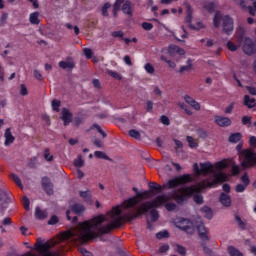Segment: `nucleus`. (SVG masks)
I'll list each match as a JSON object with an SVG mask.
<instances>
[{"instance_id": "1", "label": "nucleus", "mask_w": 256, "mask_h": 256, "mask_svg": "<svg viewBox=\"0 0 256 256\" xmlns=\"http://www.w3.org/2000/svg\"><path fill=\"white\" fill-rule=\"evenodd\" d=\"M149 209H154L151 201H147L141 204L137 212L126 213L123 216L120 206H114L107 216L98 214L92 217L90 220H86L80 224L79 239L80 241H93L97 237H103V235H109L113 229H119L125 221H133L140 215H147ZM107 217L111 219V223L102 226Z\"/></svg>"}, {"instance_id": "2", "label": "nucleus", "mask_w": 256, "mask_h": 256, "mask_svg": "<svg viewBox=\"0 0 256 256\" xmlns=\"http://www.w3.org/2000/svg\"><path fill=\"white\" fill-rule=\"evenodd\" d=\"M219 179H223V174H218L216 176V180H213L212 182H209V180H203L197 185V187L188 186L179 188L170 195V199H174L178 205H183V202L189 199V197H193L195 193H201V191H203V189H207V187H215Z\"/></svg>"}, {"instance_id": "3", "label": "nucleus", "mask_w": 256, "mask_h": 256, "mask_svg": "<svg viewBox=\"0 0 256 256\" xmlns=\"http://www.w3.org/2000/svg\"><path fill=\"white\" fill-rule=\"evenodd\" d=\"M222 21V31L226 35H231L233 33V29H235L233 18L229 15L222 16L221 13L216 12L213 18L214 27L219 28Z\"/></svg>"}, {"instance_id": "4", "label": "nucleus", "mask_w": 256, "mask_h": 256, "mask_svg": "<svg viewBox=\"0 0 256 256\" xmlns=\"http://www.w3.org/2000/svg\"><path fill=\"white\" fill-rule=\"evenodd\" d=\"M239 159L243 169H251V167H255L256 165V153L251 149H244Z\"/></svg>"}, {"instance_id": "5", "label": "nucleus", "mask_w": 256, "mask_h": 256, "mask_svg": "<svg viewBox=\"0 0 256 256\" xmlns=\"http://www.w3.org/2000/svg\"><path fill=\"white\" fill-rule=\"evenodd\" d=\"M143 199H151V190L144 191V192H138L137 196L131 197L124 202H122L121 207L122 209H131V207H135V205H138L139 202Z\"/></svg>"}, {"instance_id": "6", "label": "nucleus", "mask_w": 256, "mask_h": 256, "mask_svg": "<svg viewBox=\"0 0 256 256\" xmlns=\"http://www.w3.org/2000/svg\"><path fill=\"white\" fill-rule=\"evenodd\" d=\"M193 179L189 174H183L176 178L168 180L167 184H164L165 189H175V187H179V185H185V183H191Z\"/></svg>"}, {"instance_id": "7", "label": "nucleus", "mask_w": 256, "mask_h": 256, "mask_svg": "<svg viewBox=\"0 0 256 256\" xmlns=\"http://www.w3.org/2000/svg\"><path fill=\"white\" fill-rule=\"evenodd\" d=\"M71 210H67L66 211V217L68 221H72V223H77V221H79V218L77 216H74L73 218H71V211L72 213H74L75 215H82V213H85V206H83L82 204H73L70 207Z\"/></svg>"}, {"instance_id": "8", "label": "nucleus", "mask_w": 256, "mask_h": 256, "mask_svg": "<svg viewBox=\"0 0 256 256\" xmlns=\"http://www.w3.org/2000/svg\"><path fill=\"white\" fill-rule=\"evenodd\" d=\"M198 235L201 239L202 243L201 246L203 247L204 253H211V249L207 247V242L209 241V236L207 235V229L205 228V225L199 224L197 226Z\"/></svg>"}, {"instance_id": "9", "label": "nucleus", "mask_w": 256, "mask_h": 256, "mask_svg": "<svg viewBox=\"0 0 256 256\" xmlns=\"http://www.w3.org/2000/svg\"><path fill=\"white\" fill-rule=\"evenodd\" d=\"M213 171V164L211 162L200 163V168L197 163H194V173L195 175H209Z\"/></svg>"}, {"instance_id": "10", "label": "nucleus", "mask_w": 256, "mask_h": 256, "mask_svg": "<svg viewBox=\"0 0 256 256\" xmlns=\"http://www.w3.org/2000/svg\"><path fill=\"white\" fill-rule=\"evenodd\" d=\"M240 181L242 183H239L235 186L236 193H244L245 189H247L251 183V179H249V175L247 173L241 176Z\"/></svg>"}, {"instance_id": "11", "label": "nucleus", "mask_w": 256, "mask_h": 256, "mask_svg": "<svg viewBox=\"0 0 256 256\" xmlns=\"http://www.w3.org/2000/svg\"><path fill=\"white\" fill-rule=\"evenodd\" d=\"M178 229L191 233L193 231V222L187 218H180L177 222Z\"/></svg>"}, {"instance_id": "12", "label": "nucleus", "mask_w": 256, "mask_h": 256, "mask_svg": "<svg viewBox=\"0 0 256 256\" xmlns=\"http://www.w3.org/2000/svg\"><path fill=\"white\" fill-rule=\"evenodd\" d=\"M243 51L246 55H255L256 45L251 38H246L243 46Z\"/></svg>"}, {"instance_id": "13", "label": "nucleus", "mask_w": 256, "mask_h": 256, "mask_svg": "<svg viewBox=\"0 0 256 256\" xmlns=\"http://www.w3.org/2000/svg\"><path fill=\"white\" fill-rule=\"evenodd\" d=\"M167 201H171V197L165 194H162V195H158L154 200L150 202L152 203V206L154 207V209H157V207H161V205H165Z\"/></svg>"}, {"instance_id": "14", "label": "nucleus", "mask_w": 256, "mask_h": 256, "mask_svg": "<svg viewBox=\"0 0 256 256\" xmlns=\"http://www.w3.org/2000/svg\"><path fill=\"white\" fill-rule=\"evenodd\" d=\"M214 123L218 125V127H231L232 121L230 120L229 117H223L220 115H216L214 117Z\"/></svg>"}, {"instance_id": "15", "label": "nucleus", "mask_w": 256, "mask_h": 256, "mask_svg": "<svg viewBox=\"0 0 256 256\" xmlns=\"http://www.w3.org/2000/svg\"><path fill=\"white\" fill-rule=\"evenodd\" d=\"M42 189L47 193V195H53V183H51V179L49 177H43L41 180Z\"/></svg>"}, {"instance_id": "16", "label": "nucleus", "mask_w": 256, "mask_h": 256, "mask_svg": "<svg viewBox=\"0 0 256 256\" xmlns=\"http://www.w3.org/2000/svg\"><path fill=\"white\" fill-rule=\"evenodd\" d=\"M148 187L152 195H159V193H163V190L165 189V184L161 186L157 182H149Z\"/></svg>"}, {"instance_id": "17", "label": "nucleus", "mask_w": 256, "mask_h": 256, "mask_svg": "<svg viewBox=\"0 0 256 256\" xmlns=\"http://www.w3.org/2000/svg\"><path fill=\"white\" fill-rule=\"evenodd\" d=\"M62 120L64 126L67 127L70 123H73V113L69 111L67 108L62 109Z\"/></svg>"}, {"instance_id": "18", "label": "nucleus", "mask_w": 256, "mask_h": 256, "mask_svg": "<svg viewBox=\"0 0 256 256\" xmlns=\"http://www.w3.org/2000/svg\"><path fill=\"white\" fill-rule=\"evenodd\" d=\"M184 101L188 105H191L193 107V109H195V111H201V104H199V102H196V100L193 99V97H191L189 95H185L184 96Z\"/></svg>"}, {"instance_id": "19", "label": "nucleus", "mask_w": 256, "mask_h": 256, "mask_svg": "<svg viewBox=\"0 0 256 256\" xmlns=\"http://www.w3.org/2000/svg\"><path fill=\"white\" fill-rule=\"evenodd\" d=\"M219 202L224 207H231V196L225 192H222L219 196Z\"/></svg>"}, {"instance_id": "20", "label": "nucleus", "mask_w": 256, "mask_h": 256, "mask_svg": "<svg viewBox=\"0 0 256 256\" xmlns=\"http://www.w3.org/2000/svg\"><path fill=\"white\" fill-rule=\"evenodd\" d=\"M185 22L191 27V23H193V7L191 4H186V20Z\"/></svg>"}, {"instance_id": "21", "label": "nucleus", "mask_w": 256, "mask_h": 256, "mask_svg": "<svg viewBox=\"0 0 256 256\" xmlns=\"http://www.w3.org/2000/svg\"><path fill=\"white\" fill-rule=\"evenodd\" d=\"M124 15H129L130 17L133 15V7L131 6V1L126 0L121 8Z\"/></svg>"}, {"instance_id": "22", "label": "nucleus", "mask_w": 256, "mask_h": 256, "mask_svg": "<svg viewBox=\"0 0 256 256\" xmlns=\"http://www.w3.org/2000/svg\"><path fill=\"white\" fill-rule=\"evenodd\" d=\"M5 137V146L8 147V145H11L15 141V137H13V134L11 133V128H7L4 134Z\"/></svg>"}, {"instance_id": "23", "label": "nucleus", "mask_w": 256, "mask_h": 256, "mask_svg": "<svg viewBox=\"0 0 256 256\" xmlns=\"http://www.w3.org/2000/svg\"><path fill=\"white\" fill-rule=\"evenodd\" d=\"M59 68L60 69H75V61H73V60L60 61Z\"/></svg>"}, {"instance_id": "24", "label": "nucleus", "mask_w": 256, "mask_h": 256, "mask_svg": "<svg viewBox=\"0 0 256 256\" xmlns=\"http://www.w3.org/2000/svg\"><path fill=\"white\" fill-rule=\"evenodd\" d=\"M200 211H201L202 213H204V217H205L206 219H209V220L213 219V210L211 209V207H209V206H203V207L200 209Z\"/></svg>"}, {"instance_id": "25", "label": "nucleus", "mask_w": 256, "mask_h": 256, "mask_svg": "<svg viewBox=\"0 0 256 256\" xmlns=\"http://www.w3.org/2000/svg\"><path fill=\"white\" fill-rule=\"evenodd\" d=\"M244 105L248 107V109H253L255 107V98L249 97V95L244 96Z\"/></svg>"}, {"instance_id": "26", "label": "nucleus", "mask_w": 256, "mask_h": 256, "mask_svg": "<svg viewBox=\"0 0 256 256\" xmlns=\"http://www.w3.org/2000/svg\"><path fill=\"white\" fill-rule=\"evenodd\" d=\"M243 135H241V133L236 132V133H232L229 138L228 141L229 143H239V141H241Z\"/></svg>"}, {"instance_id": "27", "label": "nucleus", "mask_w": 256, "mask_h": 256, "mask_svg": "<svg viewBox=\"0 0 256 256\" xmlns=\"http://www.w3.org/2000/svg\"><path fill=\"white\" fill-rule=\"evenodd\" d=\"M227 251L230 256H243V252L239 251L235 246H228Z\"/></svg>"}, {"instance_id": "28", "label": "nucleus", "mask_w": 256, "mask_h": 256, "mask_svg": "<svg viewBox=\"0 0 256 256\" xmlns=\"http://www.w3.org/2000/svg\"><path fill=\"white\" fill-rule=\"evenodd\" d=\"M29 21L31 25H39V12L31 13L29 16Z\"/></svg>"}, {"instance_id": "29", "label": "nucleus", "mask_w": 256, "mask_h": 256, "mask_svg": "<svg viewBox=\"0 0 256 256\" xmlns=\"http://www.w3.org/2000/svg\"><path fill=\"white\" fill-rule=\"evenodd\" d=\"M0 201H4L6 203H11V197H9V192L0 188Z\"/></svg>"}, {"instance_id": "30", "label": "nucleus", "mask_w": 256, "mask_h": 256, "mask_svg": "<svg viewBox=\"0 0 256 256\" xmlns=\"http://www.w3.org/2000/svg\"><path fill=\"white\" fill-rule=\"evenodd\" d=\"M186 141L190 149H195L199 147V143L197 142V140L193 139V136H187Z\"/></svg>"}, {"instance_id": "31", "label": "nucleus", "mask_w": 256, "mask_h": 256, "mask_svg": "<svg viewBox=\"0 0 256 256\" xmlns=\"http://www.w3.org/2000/svg\"><path fill=\"white\" fill-rule=\"evenodd\" d=\"M79 195H80V197H82V199H84V201H86L87 203H91V201H92L91 192H89V191H80Z\"/></svg>"}, {"instance_id": "32", "label": "nucleus", "mask_w": 256, "mask_h": 256, "mask_svg": "<svg viewBox=\"0 0 256 256\" xmlns=\"http://www.w3.org/2000/svg\"><path fill=\"white\" fill-rule=\"evenodd\" d=\"M168 51L169 53H179V55H183V53H185V51L177 45L169 46Z\"/></svg>"}, {"instance_id": "33", "label": "nucleus", "mask_w": 256, "mask_h": 256, "mask_svg": "<svg viewBox=\"0 0 256 256\" xmlns=\"http://www.w3.org/2000/svg\"><path fill=\"white\" fill-rule=\"evenodd\" d=\"M36 219H47V212L41 210V208L37 207L35 210Z\"/></svg>"}, {"instance_id": "34", "label": "nucleus", "mask_w": 256, "mask_h": 256, "mask_svg": "<svg viewBox=\"0 0 256 256\" xmlns=\"http://www.w3.org/2000/svg\"><path fill=\"white\" fill-rule=\"evenodd\" d=\"M235 221L238 224V227L242 229V231H245L247 229V224L239 217V215H235Z\"/></svg>"}, {"instance_id": "35", "label": "nucleus", "mask_w": 256, "mask_h": 256, "mask_svg": "<svg viewBox=\"0 0 256 256\" xmlns=\"http://www.w3.org/2000/svg\"><path fill=\"white\" fill-rule=\"evenodd\" d=\"M204 9H206L208 13H213L215 9H217V5L215 4V2H209L204 5Z\"/></svg>"}, {"instance_id": "36", "label": "nucleus", "mask_w": 256, "mask_h": 256, "mask_svg": "<svg viewBox=\"0 0 256 256\" xmlns=\"http://www.w3.org/2000/svg\"><path fill=\"white\" fill-rule=\"evenodd\" d=\"M128 135H130L133 139H136V141L141 140V133L135 129L129 130Z\"/></svg>"}, {"instance_id": "37", "label": "nucleus", "mask_w": 256, "mask_h": 256, "mask_svg": "<svg viewBox=\"0 0 256 256\" xmlns=\"http://www.w3.org/2000/svg\"><path fill=\"white\" fill-rule=\"evenodd\" d=\"M150 219H151L152 223H155L156 221H158L159 220V211L152 208L150 211Z\"/></svg>"}, {"instance_id": "38", "label": "nucleus", "mask_w": 256, "mask_h": 256, "mask_svg": "<svg viewBox=\"0 0 256 256\" xmlns=\"http://www.w3.org/2000/svg\"><path fill=\"white\" fill-rule=\"evenodd\" d=\"M94 157H96V159H105L106 161L109 160V156H107L105 152H101V151H95Z\"/></svg>"}, {"instance_id": "39", "label": "nucleus", "mask_w": 256, "mask_h": 256, "mask_svg": "<svg viewBox=\"0 0 256 256\" xmlns=\"http://www.w3.org/2000/svg\"><path fill=\"white\" fill-rule=\"evenodd\" d=\"M156 238L158 239H169V231L164 230L156 233Z\"/></svg>"}, {"instance_id": "40", "label": "nucleus", "mask_w": 256, "mask_h": 256, "mask_svg": "<svg viewBox=\"0 0 256 256\" xmlns=\"http://www.w3.org/2000/svg\"><path fill=\"white\" fill-rule=\"evenodd\" d=\"M160 59L161 61H164L165 63H167L171 69H175L177 67V64H175V62L168 60L167 57L165 56H161Z\"/></svg>"}, {"instance_id": "41", "label": "nucleus", "mask_w": 256, "mask_h": 256, "mask_svg": "<svg viewBox=\"0 0 256 256\" xmlns=\"http://www.w3.org/2000/svg\"><path fill=\"white\" fill-rule=\"evenodd\" d=\"M111 7V4L109 3H105L102 7V15L103 17H109V8Z\"/></svg>"}, {"instance_id": "42", "label": "nucleus", "mask_w": 256, "mask_h": 256, "mask_svg": "<svg viewBox=\"0 0 256 256\" xmlns=\"http://www.w3.org/2000/svg\"><path fill=\"white\" fill-rule=\"evenodd\" d=\"M216 169H227V167H229V164L227 162H225L224 160L219 161L215 164Z\"/></svg>"}, {"instance_id": "43", "label": "nucleus", "mask_w": 256, "mask_h": 256, "mask_svg": "<svg viewBox=\"0 0 256 256\" xmlns=\"http://www.w3.org/2000/svg\"><path fill=\"white\" fill-rule=\"evenodd\" d=\"M59 107H61V101L52 100V109H53V111H56V113H59Z\"/></svg>"}, {"instance_id": "44", "label": "nucleus", "mask_w": 256, "mask_h": 256, "mask_svg": "<svg viewBox=\"0 0 256 256\" xmlns=\"http://www.w3.org/2000/svg\"><path fill=\"white\" fill-rule=\"evenodd\" d=\"M144 69L150 75H153V73H155V67H153V65H151V63H146L145 66H144Z\"/></svg>"}, {"instance_id": "45", "label": "nucleus", "mask_w": 256, "mask_h": 256, "mask_svg": "<svg viewBox=\"0 0 256 256\" xmlns=\"http://www.w3.org/2000/svg\"><path fill=\"white\" fill-rule=\"evenodd\" d=\"M11 179L18 185V187H23V184L21 183V178H19L16 174H11Z\"/></svg>"}, {"instance_id": "46", "label": "nucleus", "mask_w": 256, "mask_h": 256, "mask_svg": "<svg viewBox=\"0 0 256 256\" xmlns=\"http://www.w3.org/2000/svg\"><path fill=\"white\" fill-rule=\"evenodd\" d=\"M111 35L115 38V39H123V37H125V34L123 33V31L118 30V31H113L111 33Z\"/></svg>"}, {"instance_id": "47", "label": "nucleus", "mask_w": 256, "mask_h": 256, "mask_svg": "<svg viewBox=\"0 0 256 256\" xmlns=\"http://www.w3.org/2000/svg\"><path fill=\"white\" fill-rule=\"evenodd\" d=\"M190 29L193 31H199L200 29H205V26L201 22H197L196 25H190Z\"/></svg>"}, {"instance_id": "48", "label": "nucleus", "mask_w": 256, "mask_h": 256, "mask_svg": "<svg viewBox=\"0 0 256 256\" xmlns=\"http://www.w3.org/2000/svg\"><path fill=\"white\" fill-rule=\"evenodd\" d=\"M176 251L179 253V255L185 256L187 255V249L181 245H176Z\"/></svg>"}, {"instance_id": "49", "label": "nucleus", "mask_w": 256, "mask_h": 256, "mask_svg": "<svg viewBox=\"0 0 256 256\" xmlns=\"http://www.w3.org/2000/svg\"><path fill=\"white\" fill-rule=\"evenodd\" d=\"M165 209L167 211H175V209H177V204L173 203V202H169L165 204Z\"/></svg>"}, {"instance_id": "50", "label": "nucleus", "mask_w": 256, "mask_h": 256, "mask_svg": "<svg viewBox=\"0 0 256 256\" xmlns=\"http://www.w3.org/2000/svg\"><path fill=\"white\" fill-rule=\"evenodd\" d=\"M83 53L86 59H91L93 57V50H91L90 48H84Z\"/></svg>"}, {"instance_id": "51", "label": "nucleus", "mask_w": 256, "mask_h": 256, "mask_svg": "<svg viewBox=\"0 0 256 256\" xmlns=\"http://www.w3.org/2000/svg\"><path fill=\"white\" fill-rule=\"evenodd\" d=\"M22 203H23V205H24V209H25L26 211H29V205H31V201L27 198V196H24V197L22 198Z\"/></svg>"}, {"instance_id": "52", "label": "nucleus", "mask_w": 256, "mask_h": 256, "mask_svg": "<svg viewBox=\"0 0 256 256\" xmlns=\"http://www.w3.org/2000/svg\"><path fill=\"white\" fill-rule=\"evenodd\" d=\"M141 27L144 29V31H151V29H153V24L149 22H143Z\"/></svg>"}, {"instance_id": "53", "label": "nucleus", "mask_w": 256, "mask_h": 256, "mask_svg": "<svg viewBox=\"0 0 256 256\" xmlns=\"http://www.w3.org/2000/svg\"><path fill=\"white\" fill-rule=\"evenodd\" d=\"M44 159H46V161H49V162L53 161V155L50 154L49 148H46L44 150Z\"/></svg>"}, {"instance_id": "54", "label": "nucleus", "mask_w": 256, "mask_h": 256, "mask_svg": "<svg viewBox=\"0 0 256 256\" xmlns=\"http://www.w3.org/2000/svg\"><path fill=\"white\" fill-rule=\"evenodd\" d=\"M197 135L200 137V139H206L207 137V131L204 129L200 128L197 130Z\"/></svg>"}, {"instance_id": "55", "label": "nucleus", "mask_w": 256, "mask_h": 256, "mask_svg": "<svg viewBox=\"0 0 256 256\" xmlns=\"http://www.w3.org/2000/svg\"><path fill=\"white\" fill-rule=\"evenodd\" d=\"M57 223H59V218L55 215L48 220V225H57Z\"/></svg>"}, {"instance_id": "56", "label": "nucleus", "mask_w": 256, "mask_h": 256, "mask_svg": "<svg viewBox=\"0 0 256 256\" xmlns=\"http://www.w3.org/2000/svg\"><path fill=\"white\" fill-rule=\"evenodd\" d=\"M20 87H21L20 95H22V97L29 95V91L27 90V86H25V84H21Z\"/></svg>"}, {"instance_id": "57", "label": "nucleus", "mask_w": 256, "mask_h": 256, "mask_svg": "<svg viewBox=\"0 0 256 256\" xmlns=\"http://www.w3.org/2000/svg\"><path fill=\"white\" fill-rule=\"evenodd\" d=\"M240 173H241V169L239 168V166L237 165L232 166L233 177H237V175H239Z\"/></svg>"}, {"instance_id": "58", "label": "nucleus", "mask_w": 256, "mask_h": 256, "mask_svg": "<svg viewBox=\"0 0 256 256\" xmlns=\"http://www.w3.org/2000/svg\"><path fill=\"white\" fill-rule=\"evenodd\" d=\"M146 111L147 113H153V101L148 100L146 102Z\"/></svg>"}, {"instance_id": "59", "label": "nucleus", "mask_w": 256, "mask_h": 256, "mask_svg": "<svg viewBox=\"0 0 256 256\" xmlns=\"http://www.w3.org/2000/svg\"><path fill=\"white\" fill-rule=\"evenodd\" d=\"M160 121L163 125H171V121L169 120V117L162 115L160 117Z\"/></svg>"}, {"instance_id": "60", "label": "nucleus", "mask_w": 256, "mask_h": 256, "mask_svg": "<svg viewBox=\"0 0 256 256\" xmlns=\"http://www.w3.org/2000/svg\"><path fill=\"white\" fill-rule=\"evenodd\" d=\"M169 251V244H164L159 247L158 253H167Z\"/></svg>"}, {"instance_id": "61", "label": "nucleus", "mask_w": 256, "mask_h": 256, "mask_svg": "<svg viewBox=\"0 0 256 256\" xmlns=\"http://www.w3.org/2000/svg\"><path fill=\"white\" fill-rule=\"evenodd\" d=\"M34 77L37 81H43V75L39 70H34Z\"/></svg>"}, {"instance_id": "62", "label": "nucleus", "mask_w": 256, "mask_h": 256, "mask_svg": "<svg viewBox=\"0 0 256 256\" xmlns=\"http://www.w3.org/2000/svg\"><path fill=\"white\" fill-rule=\"evenodd\" d=\"M242 124H243V125H251V117H249V116H243V117H242Z\"/></svg>"}, {"instance_id": "63", "label": "nucleus", "mask_w": 256, "mask_h": 256, "mask_svg": "<svg viewBox=\"0 0 256 256\" xmlns=\"http://www.w3.org/2000/svg\"><path fill=\"white\" fill-rule=\"evenodd\" d=\"M194 201L197 203V205H203V197L201 195H195Z\"/></svg>"}, {"instance_id": "64", "label": "nucleus", "mask_w": 256, "mask_h": 256, "mask_svg": "<svg viewBox=\"0 0 256 256\" xmlns=\"http://www.w3.org/2000/svg\"><path fill=\"white\" fill-rule=\"evenodd\" d=\"M227 47L229 51H237V46L231 41L227 42Z\"/></svg>"}]
</instances>
